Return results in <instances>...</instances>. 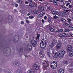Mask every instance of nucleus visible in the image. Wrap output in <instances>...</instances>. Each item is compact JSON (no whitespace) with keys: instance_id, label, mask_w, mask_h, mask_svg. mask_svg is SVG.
<instances>
[{"instance_id":"1","label":"nucleus","mask_w":73,"mask_h":73,"mask_svg":"<svg viewBox=\"0 0 73 73\" xmlns=\"http://www.w3.org/2000/svg\"><path fill=\"white\" fill-rule=\"evenodd\" d=\"M51 13L54 15H56V14H59L62 16H65V14L62 13L61 12H58L57 11H56L55 12L54 11H51Z\"/></svg>"},{"instance_id":"2","label":"nucleus","mask_w":73,"mask_h":73,"mask_svg":"<svg viewBox=\"0 0 73 73\" xmlns=\"http://www.w3.org/2000/svg\"><path fill=\"white\" fill-rule=\"evenodd\" d=\"M57 62L56 61H54L51 64V67L52 69H55L57 68Z\"/></svg>"},{"instance_id":"3","label":"nucleus","mask_w":73,"mask_h":73,"mask_svg":"<svg viewBox=\"0 0 73 73\" xmlns=\"http://www.w3.org/2000/svg\"><path fill=\"white\" fill-rule=\"evenodd\" d=\"M45 44H46V40L44 39H42L41 41L40 44V46L42 48H44L46 46V45H45Z\"/></svg>"},{"instance_id":"4","label":"nucleus","mask_w":73,"mask_h":73,"mask_svg":"<svg viewBox=\"0 0 73 73\" xmlns=\"http://www.w3.org/2000/svg\"><path fill=\"white\" fill-rule=\"evenodd\" d=\"M58 54L59 57H62L64 55V54H65V51L63 50H62L58 52Z\"/></svg>"},{"instance_id":"5","label":"nucleus","mask_w":73,"mask_h":73,"mask_svg":"<svg viewBox=\"0 0 73 73\" xmlns=\"http://www.w3.org/2000/svg\"><path fill=\"white\" fill-rule=\"evenodd\" d=\"M31 44L33 46L35 47L37 45V42L35 40L33 39L31 42Z\"/></svg>"},{"instance_id":"6","label":"nucleus","mask_w":73,"mask_h":73,"mask_svg":"<svg viewBox=\"0 0 73 73\" xmlns=\"http://www.w3.org/2000/svg\"><path fill=\"white\" fill-rule=\"evenodd\" d=\"M39 55L40 58H44V57L45 56V54H44V51L42 50H40L39 52Z\"/></svg>"},{"instance_id":"7","label":"nucleus","mask_w":73,"mask_h":73,"mask_svg":"<svg viewBox=\"0 0 73 73\" xmlns=\"http://www.w3.org/2000/svg\"><path fill=\"white\" fill-rule=\"evenodd\" d=\"M43 64H46L47 65H44V67L45 68L47 69L48 68V67L49 66V62L45 60L43 62Z\"/></svg>"},{"instance_id":"8","label":"nucleus","mask_w":73,"mask_h":73,"mask_svg":"<svg viewBox=\"0 0 73 73\" xmlns=\"http://www.w3.org/2000/svg\"><path fill=\"white\" fill-rule=\"evenodd\" d=\"M66 49L68 52H70L72 49V46L71 45H68Z\"/></svg>"},{"instance_id":"9","label":"nucleus","mask_w":73,"mask_h":73,"mask_svg":"<svg viewBox=\"0 0 73 73\" xmlns=\"http://www.w3.org/2000/svg\"><path fill=\"white\" fill-rule=\"evenodd\" d=\"M13 64L15 66H17L20 65V62L19 61H17V62H15Z\"/></svg>"},{"instance_id":"10","label":"nucleus","mask_w":73,"mask_h":73,"mask_svg":"<svg viewBox=\"0 0 73 73\" xmlns=\"http://www.w3.org/2000/svg\"><path fill=\"white\" fill-rule=\"evenodd\" d=\"M27 48L29 49V51H31L32 49V45L29 44L27 45Z\"/></svg>"},{"instance_id":"11","label":"nucleus","mask_w":73,"mask_h":73,"mask_svg":"<svg viewBox=\"0 0 73 73\" xmlns=\"http://www.w3.org/2000/svg\"><path fill=\"white\" fill-rule=\"evenodd\" d=\"M53 56L54 58H57L58 55H57V52H54L53 53Z\"/></svg>"},{"instance_id":"12","label":"nucleus","mask_w":73,"mask_h":73,"mask_svg":"<svg viewBox=\"0 0 73 73\" xmlns=\"http://www.w3.org/2000/svg\"><path fill=\"white\" fill-rule=\"evenodd\" d=\"M36 4L34 3H31L29 4V5L31 7H36Z\"/></svg>"},{"instance_id":"13","label":"nucleus","mask_w":73,"mask_h":73,"mask_svg":"<svg viewBox=\"0 0 73 73\" xmlns=\"http://www.w3.org/2000/svg\"><path fill=\"white\" fill-rule=\"evenodd\" d=\"M58 72L59 73H64V70L63 69H60L58 70Z\"/></svg>"},{"instance_id":"14","label":"nucleus","mask_w":73,"mask_h":73,"mask_svg":"<svg viewBox=\"0 0 73 73\" xmlns=\"http://www.w3.org/2000/svg\"><path fill=\"white\" fill-rule=\"evenodd\" d=\"M61 44L60 43L58 44H57L56 46V49H59L61 47Z\"/></svg>"},{"instance_id":"15","label":"nucleus","mask_w":73,"mask_h":73,"mask_svg":"<svg viewBox=\"0 0 73 73\" xmlns=\"http://www.w3.org/2000/svg\"><path fill=\"white\" fill-rule=\"evenodd\" d=\"M9 18H8V21H9V22H12V20H13V18H12V16L10 15L9 16Z\"/></svg>"},{"instance_id":"16","label":"nucleus","mask_w":73,"mask_h":73,"mask_svg":"<svg viewBox=\"0 0 73 73\" xmlns=\"http://www.w3.org/2000/svg\"><path fill=\"white\" fill-rule=\"evenodd\" d=\"M38 9H39L40 11L42 12V11H43V10L44 9V8L43 7H41V6L40 5L39 6L38 8Z\"/></svg>"},{"instance_id":"17","label":"nucleus","mask_w":73,"mask_h":73,"mask_svg":"<svg viewBox=\"0 0 73 73\" xmlns=\"http://www.w3.org/2000/svg\"><path fill=\"white\" fill-rule=\"evenodd\" d=\"M44 15H45V13H42L38 15V17H42V16H44Z\"/></svg>"},{"instance_id":"18","label":"nucleus","mask_w":73,"mask_h":73,"mask_svg":"<svg viewBox=\"0 0 73 73\" xmlns=\"http://www.w3.org/2000/svg\"><path fill=\"white\" fill-rule=\"evenodd\" d=\"M60 14H57L56 15H55V16H54V18L55 19H57V18H58V17H60Z\"/></svg>"},{"instance_id":"19","label":"nucleus","mask_w":73,"mask_h":73,"mask_svg":"<svg viewBox=\"0 0 73 73\" xmlns=\"http://www.w3.org/2000/svg\"><path fill=\"white\" fill-rule=\"evenodd\" d=\"M55 44H53L52 42L51 44H50V47L51 48H53L54 46H55Z\"/></svg>"},{"instance_id":"20","label":"nucleus","mask_w":73,"mask_h":73,"mask_svg":"<svg viewBox=\"0 0 73 73\" xmlns=\"http://www.w3.org/2000/svg\"><path fill=\"white\" fill-rule=\"evenodd\" d=\"M33 67L35 70H37V64L35 63L33 65Z\"/></svg>"},{"instance_id":"21","label":"nucleus","mask_w":73,"mask_h":73,"mask_svg":"<svg viewBox=\"0 0 73 73\" xmlns=\"http://www.w3.org/2000/svg\"><path fill=\"white\" fill-rule=\"evenodd\" d=\"M52 43L56 45V44H57V40H56L55 39L53 40Z\"/></svg>"},{"instance_id":"22","label":"nucleus","mask_w":73,"mask_h":73,"mask_svg":"<svg viewBox=\"0 0 73 73\" xmlns=\"http://www.w3.org/2000/svg\"><path fill=\"white\" fill-rule=\"evenodd\" d=\"M19 53H23V48H21L19 50Z\"/></svg>"},{"instance_id":"23","label":"nucleus","mask_w":73,"mask_h":73,"mask_svg":"<svg viewBox=\"0 0 73 73\" xmlns=\"http://www.w3.org/2000/svg\"><path fill=\"white\" fill-rule=\"evenodd\" d=\"M29 73H35V70L33 69L31 70L29 72Z\"/></svg>"},{"instance_id":"24","label":"nucleus","mask_w":73,"mask_h":73,"mask_svg":"<svg viewBox=\"0 0 73 73\" xmlns=\"http://www.w3.org/2000/svg\"><path fill=\"white\" fill-rule=\"evenodd\" d=\"M69 52H70L69 54L70 56H71V57H72V56H73V52H72V51H70Z\"/></svg>"},{"instance_id":"25","label":"nucleus","mask_w":73,"mask_h":73,"mask_svg":"<svg viewBox=\"0 0 73 73\" xmlns=\"http://www.w3.org/2000/svg\"><path fill=\"white\" fill-rule=\"evenodd\" d=\"M64 11L65 13H67V14H69L70 11H69V10H65Z\"/></svg>"},{"instance_id":"26","label":"nucleus","mask_w":73,"mask_h":73,"mask_svg":"<svg viewBox=\"0 0 73 73\" xmlns=\"http://www.w3.org/2000/svg\"><path fill=\"white\" fill-rule=\"evenodd\" d=\"M61 21H63V23H66V20L63 18L61 19Z\"/></svg>"},{"instance_id":"27","label":"nucleus","mask_w":73,"mask_h":73,"mask_svg":"<svg viewBox=\"0 0 73 73\" xmlns=\"http://www.w3.org/2000/svg\"><path fill=\"white\" fill-rule=\"evenodd\" d=\"M47 9L50 10V11H51V10H53V8H52L50 6H48Z\"/></svg>"},{"instance_id":"28","label":"nucleus","mask_w":73,"mask_h":73,"mask_svg":"<svg viewBox=\"0 0 73 73\" xmlns=\"http://www.w3.org/2000/svg\"><path fill=\"white\" fill-rule=\"evenodd\" d=\"M57 32H63V30L62 29H59L58 31H56Z\"/></svg>"},{"instance_id":"29","label":"nucleus","mask_w":73,"mask_h":73,"mask_svg":"<svg viewBox=\"0 0 73 73\" xmlns=\"http://www.w3.org/2000/svg\"><path fill=\"white\" fill-rule=\"evenodd\" d=\"M47 56L48 57H50V53L49 52H48L47 54Z\"/></svg>"},{"instance_id":"30","label":"nucleus","mask_w":73,"mask_h":73,"mask_svg":"<svg viewBox=\"0 0 73 73\" xmlns=\"http://www.w3.org/2000/svg\"><path fill=\"white\" fill-rule=\"evenodd\" d=\"M21 13H25V11L23 10H21Z\"/></svg>"},{"instance_id":"31","label":"nucleus","mask_w":73,"mask_h":73,"mask_svg":"<svg viewBox=\"0 0 73 73\" xmlns=\"http://www.w3.org/2000/svg\"><path fill=\"white\" fill-rule=\"evenodd\" d=\"M48 22L49 23H51V19H50V18H48Z\"/></svg>"},{"instance_id":"32","label":"nucleus","mask_w":73,"mask_h":73,"mask_svg":"<svg viewBox=\"0 0 73 73\" xmlns=\"http://www.w3.org/2000/svg\"><path fill=\"white\" fill-rule=\"evenodd\" d=\"M60 7L62 8H64V9H66L67 8L64 6L62 5H61Z\"/></svg>"},{"instance_id":"33","label":"nucleus","mask_w":73,"mask_h":73,"mask_svg":"<svg viewBox=\"0 0 73 73\" xmlns=\"http://www.w3.org/2000/svg\"><path fill=\"white\" fill-rule=\"evenodd\" d=\"M17 73V72H16ZM18 73H22V71L21 69H19L18 70Z\"/></svg>"},{"instance_id":"34","label":"nucleus","mask_w":73,"mask_h":73,"mask_svg":"<svg viewBox=\"0 0 73 73\" xmlns=\"http://www.w3.org/2000/svg\"><path fill=\"white\" fill-rule=\"evenodd\" d=\"M68 23L70 24V25H71V26H73L72 23L71 22V21H68Z\"/></svg>"},{"instance_id":"35","label":"nucleus","mask_w":73,"mask_h":73,"mask_svg":"<svg viewBox=\"0 0 73 73\" xmlns=\"http://www.w3.org/2000/svg\"><path fill=\"white\" fill-rule=\"evenodd\" d=\"M29 18L30 19H33V18H34V17L33 16H29Z\"/></svg>"},{"instance_id":"36","label":"nucleus","mask_w":73,"mask_h":73,"mask_svg":"<svg viewBox=\"0 0 73 73\" xmlns=\"http://www.w3.org/2000/svg\"><path fill=\"white\" fill-rule=\"evenodd\" d=\"M33 12L35 14H37V10H33Z\"/></svg>"},{"instance_id":"37","label":"nucleus","mask_w":73,"mask_h":73,"mask_svg":"<svg viewBox=\"0 0 73 73\" xmlns=\"http://www.w3.org/2000/svg\"><path fill=\"white\" fill-rule=\"evenodd\" d=\"M63 63L65 64H68V62L66 61H65L63 62Z\"/></svg>"},{"instance_id":"38","label":"nucleus","mask_w":73,"mask_h":73,"mask_svg":"<svg viewBox=\"0 0 73 73\" xmlns=\"http://www.w3.org/2000/svg\"><path fill=\"white\" fill-rule=\"evenodd\" d=\"M61 34L62 37H63L64 36H65L66 35V34L64 33H62Z\"/></svg>"},{"instance_id":"39","label":"nucleus","mask_w":73,"mask_h":73,"mask_svg":"<svg viewBox=\"0 0 73 73\" xmlns=\"http://www.w3.org/2000/svg\"><path fill=\"white\" fill-rule=\"evenodd\" d=\"M72 6H73L72 5H69L68 7L69 8H72Z\"/></svg>"},{"instance_id":"40","label":"nucleus","mask_w":73,"mask_h":73,"mask_svg":"<svg viewBox=\"0 0 73 73\" xmlns=\"http://www.w3.org/2000/svg\"><path fill=\"white\" fill-rule=\"evenodd\" d=\"M39 38H40V35L37 34V39L39 40Z\"/></svg>"},{"instance_id":"41","label":"nucleus","mask_w":73,"mask_h":73,"mask_svg":"<svg viewBox=\"0 0 73 73\" xmlns=\"http://www.w3.org/2000/svg\"><path fill=\"white\" fill-rule=\"evenodd\" d=\"M53 1H54L53 3L55 4V5H57V3L55 1H54V0H53Z\"/></svg>"},{"instance_id":"42","label":"nucleus","mask_w":73,"mask_h":73,"mask_svg":"<svg viewBox=\"0 0 73 73\" xmlns=\"http://www.w3.org/2000/svg\"><path fill=\"white\" fill-rule=\"evenodd\" d=\"M44 4H46V5H48V3L47 2H46V1H45L44 3Z\"/></svg>"},{"instance_id":"43","label":"nucleus","mask_w":73,"mask_h":73,"mask_svg":"<svg viewBox=\"0 0 73 73\" xmlns=\"http://www.w3.org/2000/svg\"><path fill=\"white\" fill-rule=\"evenodd\" d=\"M70 31V30L68 29H66L65 30V32H69Z\"/></svg>"},{"instance_id":"44","label":"nucleus","mask_w":73,"mask_h":73,"mask_svg":"<svg viewBox=\"0 0 73 73\" xmlns=\"http://www.w3.org/2000/svg\"><path fill=\"white\" fill-rule=\"evenodd\" d=\"M68 25H69L67 23H65L64 24V27H66L68 26Z\"/></svg>"},{"instance_id":"45","label":"nucleus","mask_w":73,"mask_h":73,"mask_svg":"<svg viewBox=\"0 0 73 73\" xmlns=\"http://www.w3.org/2000/svg\"><path fill=\"white\" fill-rule=\"evenodd\" d=\"M69 28L71 30H73V28L72 27L70 26L69 27Z\"/></svg>"},{"instance_id":"46","label":"nucleus","mask_w":73,"mask_h":73,"mask_svg":"<svg viewBox=\"0 0 73 73\" xmlns=\"http://www.w3.org/2000/svg\"><path fill=\"white\" fill-rule=\"evenodd\" d=\"M21 24L22 25H23L24 24V22L23 21H22L21 22Z\"/></svg>"},{"instance_id":"47","label":"nucleus","mask_w":73,"mask_h":73,"mask_svg":"<svg viewBox=\"0 0 73 73\" xmlns=\"http://www.w3.org/2000/svg\"><path fill=\"white\" fill-rule=\"evenodd\" d=\"M16 2L18 3L19 4H20V0H18L16 1Z\"/></svg>"},{"instance_id":"48","label":"nucleus","mask_w":73,"mask_h":73,"mask_svg":"<svg viewBox=\"0 0 73 73\" xmlns=\"http://www.w3.org/2000/svg\"><path fill=\"white\" fill-rule=\"evenodd\" d=\"M25 3V4H29V2H28V1H26Z\"/></svg>"},{"instance_id":"49","label":"nucleus","mask_w":73,"mask_h":73,"mask_svg":"<svg viewBox=\"0 0 73 73\" xmlns=\"http://www.w3.org/2000/svg\"><path fill=\"white\" fill-rule=\"evenodd\" d=\"M50 31L51 32H54V29H50Z\"/></svg>"},{"instance_id":"50","label":"nucleus","mask_w":73,"mask_h":73,"mask_svg":"<svg viewBox=\"0 0 73 73\" xmlns=\"http://www.w3.org/2000/svg\"><path fill=\"white\" fill-rule=\"evenodd\" d=\"M67 20H68V21H72V20H71V19H67Z\"/></svg>"},{"instance_id":"51","label":"nucleus","mask_w":73,"mask_h":73,"mask_svg":"<svg viewBox=\"0 0 73 73\" xmlns=\"http://www.w3.org/2000/svg\"><path fill=\"white\" fill-rule=\"evenodd\" d=\"M69 5H70V3H67V4L66 5V7H68V6H69Z\"/></svg>"},{"instance_id":"52","label":"nucleus","mask_w":73,"mask_h":73,"mask_svg":"<svg viewBox=\"0 0 73 73\" xmlns=\"http://www.w3.org/2000/svg\"><path fill=\"white\" fill-rule=\"evenodd\" d=\"M58 36L60 37H62V34H60L58 35Z\"/></svg>"},{"instance_id":"53","label":"nucleus","mask_w":73,"mask_h":73,"mask_svg":"<svg viewBox=\"0 0 73 73\" xmlns=\"http://www.w3.org/2000/svg\"><path fill=\"white\" fill-rule=\"evenodd\" d=\"M15 7L16 8H17V7H18V4H17L15 5Z\"/></svg>"},{"instance_id":"54","label":"nucleus","mask_w":73,"mask_h":73,"mask_svg":"<svg viewBox=\"0 0 73 73\" xmlns=\"http://www.w3.org/2000/svg\"><path fill=\"white\" fill-rule=\"evenodd\" d=\"M42 22L43 23H45V21H44V19H42Z\"/></svg>"},{"instance_id":"55","label":"nucleus","mask_w":73,"mask_h":73,"mask_svg":"<svg viewBox=\"0 0 73 73\" xmlns=\"http://www.w3.org/2000/svg\"><path fill=\"white\" fill-rule=\"evenodd\" d=\"M37 69H39V68H40V67L39 66H38V65H37Z\"/></svg>"},{"instance_id":"56","label":"nucleus","mask_w":73,"mask_h":73,"mask_svg":"<svg viewBox=\"0 0 73 73\" xmlns=\"http://www.w3.org/2000/svg\"><path fill=\"white\" fill-rule=\"evenodd\" d=\"M26 21L27 23H29V21L28 20H26Z\"/></svg>"},{"instance_id":"57","label":"nucleus","mask_w":73,"mask_h":73,"mask_svg":"<svg viewBox=\"0 0 73 73\" xmlns=\"http://www.w3.org/2000/svg\"><path fill=\"white\" fill-rule=\"evenodd\" d=\"M47 19V17H46V16H45L44 17V20H46Z\"/></svg>"},{"instance_id":"58","label":"nucleus","mask_w":73,"mask_h":73,"mask_svg":"<svg viewBox=\"0 0 73 73\" xmlns=\"http://www.w3.org/2000/svg\"><path fill=\"white\" fill-rule=\"evenodd\" d=\"M64 1L63 0H60V2H62V3H63Z\"/></svg>"},{"instance_id":"59","label":"nucleus","mask_w":73,"mask_h":73,"mask_svg":"<svg viewBox=\"0 0 73 73\" xmlns=\"http://www.w3.org/2000/svg\"><path fill=\"white\" fill-rule=\"evenodd\" d=\"M53 73H56V71H53Z\"/></svg>"},{"instance_id":"60","label":"nucleus","mask_w":73,"mask_h":73,"mask_svg":"<svg viewBox=\"0 0 73 73\" xmlns=\"http://www.w3.org/2000/svg\"><path fill=\"white\" fill-rule=\"evenodd\" d=\"M65 3H66V4H67L68 3V1H65Z\"/></svg>"},{"instance_id":"61","label":"nucleus","mask_w":73,"mask_h":73,"mask_svg":"<svg viewBox=\"0 0 73 73\" xmlns=\"http://www.w3.org/2000/svg\"><path fill=\"white\" fill-rule=\"evenodd\" d=\"M70 35L72 37H73V34H71Z\"/></svg>"},{"instance_id":"62","label":"nucleus","mask_w":73,"mask_h":73,"mask_svg":"<svg viewBox=\"0 0 73 73\" xmlns=\"http://www.w3.org/2000/svg\"><path fill=\"white\" fill-rule=\"evenodd\" d=\"M71 1V0H69L68 1V3H69V2L70 3Z\"/></svg>"},{"instance_id":"63","label":"nucleus","mask_w":73,"mask_h":73,"mask_svg":"<svg viewBox=\"0 0 73 73\" xmlns=\"http://www.w3.org/2000/svg\"><path fill=\"white\" fill-rule=\"evenodd\" d=\"M24 56H25V57H28V56H27L25 54H24Z\"/></svg>"},{"instance_id":"64","label":"nucleus","mask_w":73,"mask_h":73,"mask_svg":"<svg viewBox=\"0 0 73 73\" xmlns=\"http://www.w3.org/2000/svg\"><path fill=\"white\" fill-rule=\"evenodd\" d=\"M11 71L10 70L8 72L9 73H11Z\"/></svg>"}]
</instances>
